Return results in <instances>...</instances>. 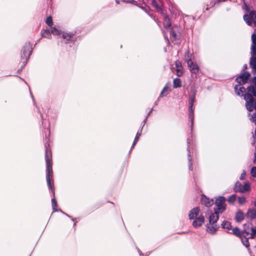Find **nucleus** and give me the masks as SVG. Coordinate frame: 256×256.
I'll use <instances>...</instances> for the list:
<instances>
[{"label":"nucleus","mask_w":256,"mask_h":256,"mask_svg":"<svg viewBox=\"0 0 256 256\" xmlns=\"http://www.w3.org/2000/svg\"><path fill=\"white\" fill-rule=\"evenodd\" d=\"M46 182L50 190H52L51 182L52 181V152L47 149L46 150Z\"/></svg>","instance_id":"nucleus-1"},{"label":"nucleus","mask_w":256,"mask_h":256,"mask_svg":"<svg viewBox=\"0 0 256 256\" xmlns=\"http://www.w3.org/2000/svg\"><path fill=\"white\" fill-rule=\"evenodd\" d=\"M244 99L246 100V106L249 112H252L254 109L256 110V100L253 98L252 94H250L244 95Z\"/></svg>","instance_id":"nucleus-2"},{"label":"nucleus","mask_w":256,"mask_h":256,"mask_svg":"<svg viewBox=\"0 0 256 256\" xmlns=\"http://www.w3.org/2000/svg\"><path fill=\"white\" fill-rule=\"evenodd\" d=\"M252 44L251 46L252 57L250 64L256 68V35L253 34L252 36Z\"/></svg>","instance_id":"nucleus-3"},{"label":"nucleus","mask_w":256,"mask_h":256,"mask_svg":"<svg viewBox=\"0 0 256 256\" xmlns=\"http://www.w3.org/2000/svg\"><path fill=\"white\" fill-rule=\"evenodd\" d=\"M234 190L236 192L242 193L249 192L250 190V184L249 182H245L244 185L242 186L240 182H237L235 184Z\"/></svg>","instance_id":"nucleus-4"},{"label":"nucleus","mask_w":256,"mask_h":256,"mask_svg":"<svg viewBox=\"0 0 256 256\" xmlns=\"http://www.w3.org/2000/svg\"><path fill=\"white\" fill-rule=\"evenodd\" d=\"M243 234L247 238H254L256 235V227L249 226L245 227Z\"/></svg>","instance_id":"nucleus-5"},{"label":"nucleus","mask_w":256,"mask_h":256,"mask_svg":"<svg viewBox=\"0 0 256 256\" xmlns=\"http://www.w3.org/2000/svg\"><path fill=\"white\" fill-rule=\"evenodd\" d=\"M244 18L246 23L249 26L252 24V22L256 24V12L252 10L250 12L249 14L244 15Z\"/></svg>","instance_id":"nucleus-6"},{"label":"nucleus","mask_w":256,"mask_h":256,"mask_svg":"<svg viewBox=\"0 0 256 256\" xmlns=\"http://www.w3.org/2000/svg\"><path fill=\"white\" fill-rule=\"evenodd\" d=\"M225 201L226 199L223 196L219 197L216 200V204L217 206L218 210L220 212H222L226 209Z\"/></svg>","instance_id":"nucleus-7"},{"label":"nucleus","mask_w":256,"mask_h":256,"mask_svg":"<svg viewBox=\"0 0 256 256\" xmlns=\"http://www.w3.org/2000/svg\"><path fill=\"white\" fill-rule=\"evenodd\" d=\"M252 66V68L253 70L252 72H253L254 74H256V68H254L252 66ZM251 82L252 84H253L255 86H248L247 88V89L249 92H251L254 96H256V76L254 77L251 80Z\"/></svg>","instance_id":"nucleus-8"},{"label":"nucleus","mask_w":256,"mask_h":256,"mask_svg":"<svg viewBox=\"0 0 256 256\" xmlns=\"http://www.w3.org/2000/svg\"><path fill=\"white\" fill-rule=\"evenodd\" d=\"M187 64L192 73L196 74L198 72L199 67L196 64L194 63L192 60H188Z\"/></svg>","instance_id":"nucleus-9"},{"label":"nucleus","mask_w":256,"mask_h":256,"mask_svg":"<svg viewBox=\"0 0 256 256\" xmlns=\"http://www.w3.org/2000/svg\"><path fill=\"white\" fill-rule=\"evenodd\" d=\"M250 76V73L248 72H245L236 78V81L240 84L242 83V84H244L247 82Z\"/></svg>","instance_id":"nucleus-10"},{"label":"nucleus","mask_w":256,"mask_h":256,"mask_svg":"<svg viewBox=\"0 0 256 256\" xmlns=\"http://www.w3.org/2000/svg\"><path fill=\"white\" fill-rule=\"evenodd\" d=\"M30 44H26L22 49V58L24 60H27L28 57L30 54Z\"/></svg>","instance_id":"nucleus-11"},{"label":"nucleus","mask_w":256,"mask_h":256,"mask_svg":"<svg viewBox=\"0 0 256 256\" xmlns=\"http://www.w3.org/2000/svg\"><path fill=\"white\" fill-rule=\"evenodd\" d=\"M195 220L192 222V226L194 228H197L201 226L204 222V218L202 216H200L198 218H195Z\"/></svg>","instance_id":"nucleus-12"},{"label":"nucleus","mask_w":256,"mask_h":256,"mask_svg":"<svg viewBox=\"0 0 256 256\" xmlns=\"http://www.w3.org/2000/svg\"><path fill=\"white\" fill-rule=\"evenodd\" d=\"M200 208H194L189 213L188 217L190 219H194L198 216Z\"/></svg>","instance_id":"nucleus-13"},{"label":"nucleus","mask_w":256,"mask_h":256,"mask_svg":"<svg viewBox=\"0 0 256 256\" xmlns=\"http://www.w3.org/2000/svg\"><path fill=\"white\" fill-rule=\"evenodd\" d=\"M175 66L176 68V74L178 76H182L183 72H182V67L181 64V62L179 60H176L175 62Z\"/></svg>","instance_id":"nucleus-14"},{"label":"nucleus","mask_w":256,"mask_h":256,"mask_svg":"<svg viewBox=\"0 0 256 256\" xmlns=\"http://www.w3.org/2000/svg\"><path fill=\"white\" fill-rule=\"evenodd\" d=\"M202 202L206 206H210L214 203L212 200H210L205 196H202Z\"/></svg>","instance_id":"nucleus-15"},{"label":"nucleus","mask_w":256,"mask_h":256,"mask_svg":"<svg viewBox=\"0 0 256 256\" xmlns=\"http://www.w3.org/2000/svg\"><path fill=\"white\" fill-rule=\"evenodd\" d=\"M246 216L248 218L250 219H254L256 218V210L254 208L249 209L246 213Z\"/></svg>","instance_id":"nucleus-16"},{"label":"nucleus","mask_w":256,"mask_h":256,"mask_svg":"<svg viewBox=\"0 0 256 256\" xmlns=\"http://www.w3.org/2000/svg\"><path fill=\"white\" fill-rule=\"evenodd\" d=\"M218 219V216L217 212L212 214L209 218L210 224H214Z\"/></svg>","instance_id":"nucleus-17"},{"label":"nucleus","mask_w":256,"mask_h":256,"mask_svg":"<svg viewBox=\"0 0 256 256\" xmlns=\"http://www.w3.org/2000/svg\"><path fill=\"white\" fill-rule=\"evenodd\" d=\"M234 90L236 93L238 95H240V94H242L244 92L245 88L244 86H242L241 84H238L235 86Z\"/></svg>","instance_id":"nucleus-18"},{"label":"nucleus","mask_w":256,"mask_h":256,"mask_svg":"<svg viewBox=\"0 0 256 256\" xmlns=\"http://www.w3.org/2000/svg\"><path fill=\"white\" fill-rule=\"evenodd\" d=\"M218 227L216 224H209L208 226L207 231L212 234H214L216 232Z\"/></svg>","instance_id":"nucleus-19"},{"label":"nucleus","mask_w":256,"mask_h":256,"mask_svg":"<svg viewBox=\"0 0 256 256\" xmlns=\"http://www.w3.org/2000/svg\"><path fill=\"white\" fill-rule=\"evenodd\" d=\"M232 233L240 238H241L243 234V232H242L237 227L234 228L232 230Z\"/></svg>","instance_id":"nucleus-20"},{"label":"nucleus","mask_w":256,"mask_h":256,"mask_svg":"<svg viewBox=\"0 0 256 256\" xmlns=\"http://www.w3.org/2000/svg\"><path fill=\"white\" fill-rule=\"evenodd\" d=\"M170 92V88L168 86V84H166V86L162 90V91L160 96H166Z\"/></svg>","instance_id":"nucleus-21"},{"label":"nucleus","mask_w":256,"mask_h":256,"mask_svg":"<svg viewBox=\"0 0 256 256\" xmlns=\"http://www.w3.org/2000/svg\"><path fill=\"white\" fill-rule=\"evenodd\" d=\"M244 214L241 211H238L236 214V219L237 222L242 221L244 218Z\"/></svg>","instance_id":"nucleus-22"},{"label":"nucleus","mask_w":256,"mask_h":256,"mask_svg":"<svg viewBox=\"0 0 256 256\" xmlns=\"http://www.w3.org/2000/svg\"><path fill=\"white\" fill-rule=\"evenodd\" d=\"M164 26L166 28H168L171 26V22L167 16H166L164 18Z\"/></svg>","instance_id":"nucleus-23"},{"label":"nucleus","mask_w":256,"mask_h":256,"mask_svg":"<svg viewBox=\"0 0 256 256\" xmlns=\"http://www.w3.org/2000/svg\"><path fill=\"white\" fill-rule=\"evenodd\" d=\"M181 86V80L180 78H176L174 80L173 86L174 88H180Z\"/></svg>","instance_id":"nucleus-24"},{"label":"nucleus","mask_w":256,"mask_h":256,"mask_svg":"<svg viewBox=\"0 0 256 256\" xmlns=\"http://www.w3.org/2000/svg\"><path fill=\"white\" fill-rule=\"evenodd\" d=\"M195 101L194 96H192L190 97L189 99V109L192 112V106Z\"/></svg>","instance_id":"nucleus-25"},{"label":"nucleus","mask_w":256,"mask_h":256,"mask_svg":"<svg viewBox=\"0 0 256 256\" xmlns=\"http://www.w3.org/2000/svg\"><path fill=\"white\" fill-rule=\"evenodd\" d=\"M222 226L224 228L230 230L231 228V224L228 221L224 222L222 224Z\"/></svg>","instance_id":"nucleus-26"},{"label":"nucleus","mask_w":256,"mask_h":256,"mask_svg":"<svg viewBox=\"0 0 256 256\" xmlns=\"http://www.w3.org/2000/svg\"><path fill=\"white\" fill-rule=\"evenodd\" d=\"M50 34H52L55 35H60V32L57 30L56 28H52L50 30Z\"/></svg>","instance_id":"nucleus-27"},{"label":"nucleus","mask_w":256,"mask_h":256,"mask_svg":"<svg viewBox=\"0 0 256 256\" xmlns=\"http://www.w3.org/2000/svg\"><path fill=\"white\" fill-rule=\"evenodd\" d=\"M192 54L188 50L184 54V60L188 62V60H191Z\"/></svg>","instance_id":"nucleus-28"},{"label":"nucleus","mask_w":256,"mask_h":256,"mask_svg":"<svg viewBox=\"0 0 256 256\" xmlns=\"http://www.w3.org/2000/svg\"><path fill=\"white\" fill-rule=\"evenodd\" d=\"M141 132H142V130L140 132H138V133L136 135V136L135 138V139L134 140V142H133V144L132 146V148H133L134 147V146L136 144V142L138 141L139 138H140V136L141 135Z\"/></svg>","instance_id":"nucleus-29"},{"label":"nucleus","mask_w":256,"mask_h":256,"mask_svg":"<svg viewBox=\"0 0 256 256\" xmlns=\"http://www.w3.org/2000/svg\"><path fill=\"white\" fill-rule=\"evenodd\" d=\"M42 36L43 37H45V38H51V36H50V31L48 30L44 31L42 33Z\"/></svg>","instance_id":"nucleus-30"},{"label":"nucleus","mask_w":256,"mask_h":256,"mask_svg":"<svg viewBox=\"0 0 256 256\" xmlns=\"http://www.w3.org/2000/svg\"><path fill=\"white\" fill-rule=\"evenodd\" d=\"M72 36L70 34H68L67 33H64L62 34V37L64 39H66V40H70L72 38Z\"/></svg>","instance_id":"nucleus-31"},{"label":"nucleus","mask_w":256,"mask_h":256,"mask_svg":"<svg viewBox=\"0 0 256 256\" xmlns=\"http://www.w3.org/2000/svg\"><path fill=\"white\" fill-rule=\"evenodd\" d=\"M236 194H232V196H230L228 199V202H230V203H232L234 202L236 200Z\"/></svg>","instance_id":"nucleus-32"},{"label":"nucleus","mask_w":256,"mask_h":256,"mask_svg":"<svg viewBox=\"0 0 256 256\" xmlns=\"http://www.w3.org/2000/svg\"><path fill=\"white\" fill-rule=\"evenodd\" d=\"M250 174L252 176L256 178V166H254L252 168Z\"/></svg>","instance_id":"nucleus-33"},{"label":"nucleus","mask_w":256,"mask_h":256,"mask_svg":"<svg viewBox=\"0 0 256 256\" xmlns=\"http://www.w3.org/2000/svg\"><path fill=\"white\" fill-rule=\"evenodd\" d=\"M46 23L49 26H52L53 22L52 18L51 16H49L47 18L46 20Z\"/></svg>","instance_id":"nucleus-34"},{"label":"nucleus","mask_w":256,"mask_h":256,"mask_svg":"<svg viewBox=\"0 0 256 256\" xmlns=\"http://www.w3.org/2000/svg\"><path fill=\"white\" fill-rule=\"evenodd\" d=\"M194 108H192V112L189 109V112H190L189 118L191 120L192 122L193 120H194Z\"/></svg>","instance_id":"nucleus-35"},{"label":"nucleus","mask_w":256,"mask_h":256,"mask_svg":"<svg viewBox=\"0 0 256 256\" xmlns=\"http://www.w3.org/2000/svg\"><path fill=\"white\" fill-rule=\"evenodd\" d=\"M238 202L242 204H244L246 202V198L244 197H241L238 198Z\"/></svg>","instance_id":"nucleus-36"},{"label":"nucleus","mask_w":256,"mask_h":256,"mask_svg":"<svg viewBox=\"0 0 256 256\" xmlns=\"http://www.w3.org/2000/svg\"><path fill=\"white\" fill-rule=\"evenodd\" d=\"M242 242L243 243V244L246 246V247H248L249 246V244H248V242L247 240V238L244 239V240H243L242 239Z\"/></svg>","instance_id":"nucleus-37"},{"label":"nucleus","mask_w":256,"mask_h":256,"mask_svg":"<svg viewBox=\"0 0 256 256\" xmlns=\"http://www.w3.org/2000/svg\"><path fill=\"white\" fill-rule=\"evenodd\" d=\"M246 176V172L245 170H243V172H242V173L240 175V180H243L245 178Z\"/></svg>","instance_id":"nucleus-38"},{"label":"nucleus","mask_w":256,"mask_h":256,"mask_svg":"<svg viewBox=\"0 0 256 256\" xmlns=\"http://www.w3.org/2000/svg\"><path fill=\"white\" fill-rule=\"evenodd\" d=\"M52 206L53 208H55V207L56 206V202L54 198L52 199Z\"/></svg>","instance_id":"nucleus-39"},{"label":"nucleus","mask_w":256,"mask_h":256,"mask_svg":"<svg viewBox=\"0 0 256 256\" xmlns=\"http://www.w3.org/2000/svg\"><path fill=\"white\" fill-rule=\"evenodd\" d=\"M170 34H171V36H172V38H173L174 39H176V34L174 32H173V31L171 32H170Z\"/></svg>","instance_id":"nucleus-40"},{"label":"nucleus","mask_w":256,"mask_h":256,"mask_svg":"<svg viewBox=\"0 0 256 256\" xmlns=\"http://www.w3.org/2000/svg\"><path fill=\"white\" fill-rule=\"evenodd\" d=\"M254 205L255 206H256V200L254 201Z\"/></svg>","instance_id":"nucleus-41"}]
</instances>
